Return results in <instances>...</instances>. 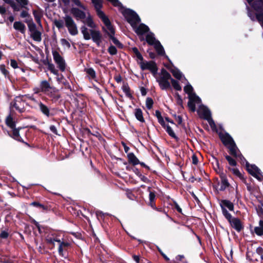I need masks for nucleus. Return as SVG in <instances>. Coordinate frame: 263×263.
<instances>
[{
	"instance_id": "obj_17",
	"label": "nucleus",
	"mask_w": 263,
	"mask_h": 263,
	"mask_svg": "<svg viewBox=\"0 0 263 263\" xmlns=\"http://www.w3.org/2000/svg\"><path fill=\"white\" fill-rule=\"evenodd\" d=\"M70 12L77 20L79 19L83 20L86 18L85 12L78 8H72Z\"/></svg>"
},
{
	"instance_id": "obj_53",
	"label": "nucleus",
	"mask_w": 263,
	"mask_h": 263,
	"mask_svg": "<svg viewBox=\"0 0 263 263\" xmlns=\"http://www.w3.org/2000/svg\"><path fill=\"white\" fill-rule=\"evenodd\" d=\"M226 159L229 162V163L231 166H235L236 162L235 160L229 156H226Z\"/></svg>"
},
{
	"instance_id": "obj_45",
	"label": "nucleus",
	"mask_w": 263,
	"mask_h": 263,
	"mask_svg": "<svg viewBox=\"0 0 263 263\" xmlns=\"http://www.w3.org/2000/svg\"><path fill=\"white\" fill-rule=\"evenodd\" d=\"M48 69L53 74H54V75H56L57 76H59V71L55 68V66L52 63H50L48 65Z\"/></svg>"
},
{
	"instance_id": "obj_20",
	"label": "nucleus",
	"mask_w": 263,
	"mask_h": 263,
	"mask_svg": "<svg viewBox=\"0 0 263 263\" xmlns=\"http://www.w3.org/2000/svg\"><path fill=\"white\" fill-rule=\"evenodd\" d=\"M229 222L231 226L238 232H240L243 229L241 222L237 218H232Z\"/></svg>"
},
{
	"instance_id": "obj_12",
	"label": "nucleus",
	"mask_w": 263,
	"mask_h": 263,
	"mask_svg": "<svg viewBox=\"0 0 263 263\" xmlns=\"http://www.w3.org/2000/svg\"><path fill=\"white\" fill-rule=\"evenodd\" d=\"M58 245V250L59 255L64 257L67 255L68 250L71 248V243L64 239Z\"/></svg>"
},
{
	"instance_id": "obj_9",
	"label": "nucleus",
	"mask_w": 263,
	"mask_h": 263,
	"mask_svg": "<svg viewBox=\"0 0 263 263\" xmlns=\"http://www.w3.org/2000/svg\"><path fill=\"white\" fill-rule=\"evenodd\" d=\"M65 26L67 27L69 33L72 35H76L78 33L77 25L72 17L69 15H66L64 17Z\"/></svg>"
},
{
	"instance_id": "obj_28",
	"label": "nucleus",
	"mask_w": 263,
	"mask_h": 263,
	"mask_svg": "<svg viewBox=\"0 0 263 263\" xmlns=\"http://www.w3.org/2000/svg\"><path fill=\"white\" fill-rule=\"evenodd\" d=\"M251 6L257 12H261L263 11V0L255 1Z\"/></svg>"
},
{
	"instance_id": "obj_62",
	"label": "nucleus",
	"mask_w": 263,
	"mask_h": 263,
	"mask_svg": "<svg viewBox=\"0 0 263 263\" xmlns=\"http://www.w3.org/2000/svg\"><path fill=\"white\" fill-rule=\"evenodd\" d=\"M147 52L149 54V57L151 59H154L156 57V54L155 52H153L151 51V49H148L147 50Z\"/></svg>"
},
{
	"instance_id": "obj_48",
	"label": "nucleus",
	"mask_w": 263,
	"mask_h": 263,
	"mask_svg": "<svg viewBox=\"0 0 263 263\" xmlns=\"http://www.w3.org/2000/svg\"><path fill=\"white\" fill-rule=\"evenodd\" d=\"M222 214L225 217V218L229 221L232 218V216L231 214H230L228 211L224 208V207H222Z\"/></svg>"
},
{
	"instance_id": "obj_16",
	"label": "nucleus",
	"mask_w": 263,
	"mask_h": 263,
	"mask_svg": "<svg viewBox=\"0 0 263 263\" xmlns=\"http://www.w3.org/2000/svg\"><path fill=\"white\" fill-rule=\"evenodd\" d=\"M92 3L94 5V7L97 12V14L100 18L106 16L104 12L101 10V9L103 7L102 2L101 0H92Z\"/></svg>"
},
{
	"instance_id": "obj_35",
	"label": "nucleus",
	"mask_w": 263,
	"mask_h": 263,
	"mask_svg": "<svg viewBox=\"0 0 263 263\" xmlns=\"http://www.w3.org/2000/svg\"><path fill=\"white\" fill-rule=\"evenodd\" d=\"M155 198L156 195L154 192L149 191V203L148 204L153 209H156V204H155Z\"/></svg>"
},
{
	"instance_id": "obj_54",
	"label": "nucleus",
	"mask_w": 263,
	"mask_h": 263,
	"mask_svg": "<svg viewBox=\"0 0 263 263\" xmlns=\"http://www.w3.org/2000/svg\"><path fill=\"white\" fill-rule=\"evenodd\" d=\"M9 236V233L5 230L1 231L0 233V238L2 239H7Z\"/></svg>"
},
{
	"instance_id": "obj_44",
	"label": "nucleus",
	"mask_w": 263,
	"mask_h": 263,
	"mask_svg": "<svg viewBox=\"0 0 263 263\" xmlns=\"http://www.w3.org/2000/svg\"><path fill=\"white\" fill-rule=\"evenodd\" d=\"M109 37L119 48L122 49L123 48V45L114 35H110Z\"/></svg>"
},
{
	"instance_id": "obj_38",
	"label": "nucleus",
	"mask_w": 263,
	"mask_h": 263,
	"mask_svg": "<svg viewBox=\"0 0 263 263\" xmlns=\"http://www.w3.org/2000/svg\"><path fill=\"white\" fill-rule=\"evenodd\" d=\"M5 3L9 4L14 11H18L20 10V7L17 5L13 0H3Z\"/></svg>"
},
{
	"instance_id": "obj_23",
	"label": "nucleus",
	"mask_w": 263,
	"mask_h": 263,
	"mask_svg": "<svg viewBox=\"0 0 263 263\" xmlns=\"http://www.w3.org/2000/svg\"><path fill=\"white\" fill-rule=\"evenodd\" d=\"M149 29L147 26L144 24H140L138 27H137L135 30V32L138 35H143L145 33L148 32Z\"/></svg>"
},
{
	"instance_id": "obj_33",
	"label": "nucleus",
	"mask_w": 263,
	"mask_h": 263,
	"mask_svg": "<svg viewBox=\"0 0 263 263\" xmlns=\"http://www.w3.org/2000/svg\"><path fill=\"white\" fill-rule=\"evenodd\" d=\"M255 233L259 236L263 235V220H260L259 221V226L254 228Z\"/></svg>"
},
{
	"instance_id": "obj_56",
	"label": "nucleus",
	"mask_w": 263,
	"mask_h": 263,
	"mask_svg": "<svg viewBox=\"0 0 263 263\" xmlns=\"http://www.w3.org/2000/svg\"><path fill=\"white\" fill-rule=\"evenodd\" d=\"M61 44L63 46H66L67 48H69L70 47V44L69 42L65 39H62L61 40Z\"/></svg>"
},
{
	"instance_id": "obj_32",
	"label": "nucleus",
	"mask_w": 263,
	"mask_h": 263,
	"mask_svg": "<svg viewBox=\"0 0 263 263\" xmlns=\"http://www.w3.org/2000/svg\"><path fill=\"white\" fill-rule=\"evenodd\" d=\"M24 22L27 24L29 30L31 33L37 30L36 29V26L33 23L32 18H30V20L26 19Z\"/></svg>"
},
{
	"instance_id": "obj_42",
	"label": "nucleus",
	"mask_w": 263,
	"mask_h": 263,
	"mask_svg": "<svg viewBox=\"0 0 263 263\" xmlns=\"http://www.w3.org/2000/svg\"><path fill=\"white\" fill-rule=\"evenodd\" d=\"M84 71L92 79H95L96 78V71L92 68H85Z\"/></svg>"
},
{
	"instance_id": "obj_46",
	"label": "nucleus",
	"mask_w": 263,
	"mask_h": 263,
	"mask_svg": "<svg viewBox=\"0 0 263 263\" xmlns=\"http://www.w3.org/2000/svg\"><path fill=\"white\" fill-rule=\"evenodd\" d=\"M166 131L168 135L172 137V138L177 140L178 138L176 136L175 133H174V130H173L172 128L170 126H167L166 127Z\"/></svg>"
},
{
	"instance_id": "obj_41",
	"label": "nucleus",
	"mask_w": 263,
	"mask_h": 263,
	"mask_svg": "<svg viewBox=\"0 0 263 263\" xmlns=\"http://www.w3.org/2000/svg\"><path fill=\"white\" fill-rule=\"evenodd\" d=\"M84 23H86V25L91 28H95L96 27V25L95 24L92 18L90 15H89L86 19L85 21H83Z\"/></svg>"
},
{
	"instance_id": "obj_30",
	"label": "nucleus",
	"mask_w": 263,
	"mask_h": 263,
	"mask_svg": "<svg viewBox=\"0 0 263 263\" xmlns=\"http://www.w3.org/2000/svg\"><path fill=\"white\" fill-rule=\"evenodd\" d=\"M153 46H154V48L158 55H164L163 47L159 41L157 40Z\"/></svg>"
},
{
	"instance_id": "obj_15",
	"label": "nucleus",
	"mask_w": 263,
	"mask_h": 263,
	"mask_svg": "<svg viewBox=\"0 0 263 263\" xmlns=\"http://www.w3.org/2000/svg\"><path fill=\"white\" fill-rule=\"evenodd\" d=\"M64 238L63 237H61L60 235L57 234H52L51 236H48L46 239V241L47 243L52 246V248L54 247V242H57L58 244L61 242Z\"/></svg>"
},
{
	"instance_id": "obj_7",
	"label": "nucleus",
	"mask_w": 263,
	"mask_h": 263,
	"mask_svg": "<svg viewBox=\"0 0 263 263\" xmlns=\"http://www.w3.org/2000/svg\"><path fill=\"white\" fill-rule=\"evenodd\" d=\"M30 206H34L41 210L42 212L47 213L53 210L54 204L48 202H41L38 201H34L29 204Z\"/></svg>"
},
{
	"instance_id": "obj_47",
	"label": "nucleus",
	"mask_w": 263,
	"mask_h": 263,
	"mask_svg": "<svg viewBox=\"0 0 263 263\" xmlns=\"http://www.w3.org/2000/svg\"><path fill=\"white\" fill-rule=\"evenodd\" d=\"M154 104L153 100L149 97L146 98V106L148 109L152 108Z\"/></svg>"
},
{
	"instance_id": "obj_4",
	"label": "nucleus",
	"mask_w": 263,
	"mask_h": 263,
	"mask_svg": "<svg viewBox=\"0 0 263 263\" xmlns=\"http://www.w3.org/2000/svg\"><path fill=\"white\" fill-rule=\"evenodd\" d=\"M193 88L190 84H187L184 87V91L189 95V101L187 106L192 111L194 112L196 110V104H199L201 103V100L195 93L193 92Z\"/></svg>"
},
{
	"instance_id": "obj_55",
	"label": "nucleus",
	"mask_w": 263,
	"mask_h": 263,
	"mask_svg": "<svg viewBox=\"0 0 263 263\" xmlns=\"http://www.w3.org/2000/svg\"><path fill=\"white\" fill-rule=\"evenodd\" d=\"M73 2L78 7H80L81 8L83 9V10H86V7L83 5L79 0H72Z\"/></svg>"
},
{
	"instance_id": "obj_22",
	"label": "nucleus",
	"mask_w": 263,
	"mask_h": 263,
	"mask_svg": "<svg viewBox=\"0 0 263 263\" xmlns=\"http://www.w3.org/2000/svg\"><path fill=\"white\" fill-rule=\"evenodd\" d=\"M40 86L41 87V90L42 91V92L45 95L47 93V92H48L53 87L51 86L49 82L47 80L42 81L40 83Z\"/></svg>"
},
{
	"instance_id": "obj_13",
	"label": "nucleus",
	"mask_w": 263,
	"mask_h": 263,
	"mask_svg": "<svg viewBox=\"0 0 263 263\" xmlns=\"http://www.w3.org/2000/svg\"><path fill=\"white\" fill-rule=\"evenodd\" d=\"M50 99L53 103L57 102L61 98V94L60 91L55 87H53L46 94Z\"/></svg>"
},
{
	"instance_id": "obj_36",
	"label": "nucleus",
	"mask_w": 263,
	"mask_h": 263,
	"mask_svg": "<svg viewBox=\"0 0 263 263\" xmlns=\"http://www.w3.org/2000/svg\"><path fill=\"white\" fill-rule=\"evenodd\" d=\"M146 42L149 45H153L157 41L154 36V34L151 32L146 35Z\"/></svg>"
},
{
	"instance_id": "obj_58",
	"label": "nucleus",
	"mask_w": 263,
	"mask_h": 263,
	"mask_svg": "<svg viewBox=\"0 0 263 263\" xmlns=\"http://www.w3.org/2000/svg\"><path fill=\"white\" fill-rule=\"evenodd\" d=\"M176 258L177 260L182 261L183 263H187L186 260H184L185 257L183 255H178Z\"/></svg>"
},
{
	"instance_id": "obj_18",
	"label": "nucleus",
	"mask_w": 263,
	"mask_h": 263,
	"mask_svg": "<svg viewBox=\"0 0 263 263\" xmlns=\"http://www.w3.org/2000/svg\"><path fill=\"white\" fill-rule=\"evenodd\" d=\"M169 79L171 80V83L174 88L177 90H180L181 89V86L179 85L178 82L171 78V75L165 71V88L170 85V82L168 81Z\"/></svg>"
},
{
	"instance_id": "obj_49",
	"label": "nucleus",
	"mask_w": 263,
	"mask_h": 263,
	"mask_svg": "<svg viewBox=\"0 0 263 263\" xmlns=\"http://www.w3.org/2000/svg\"><path fill=\"white\" fill-rule=\"evenodd\" d=\"M108 52L111 55H114L117 53V49L115 46L110 45L108 48Z\"/></svg>"
},
{
	"instance_id": "obj_2",
	"label": "nucleus",
	"mask_w": 263,
	"mask_h": 263,
	"mask_svg": "<svg viewBox=\"0 0 263 263\" xmlns=\"http://www.w3.org/2000/svg\"><path fill=\"white\" fill-rule=\"evenodd\" d=\"M220 138L224 145L227 146L230 150V154L236 158H239L241 160L246 161L245 158L240 154L237 147L235 143L232 138L227 133L220 134Z\"/></svg>"
},
{
	"instance_id": "obj_31",
	"label": "nucleus",
	"mask_w": 263,
	"mask_h": 263,
	"mask_svg": "<svg viewBox=\"0 0 263 263\" xmlns=\"http://www.w3.org/2000/svg\"><path fill=\"white\" fill-rule=\"evenodd\" d=\"M122 89L123 92L125 93L127 97L132 99L133 98L132 94L130 92V88L127 83L123 82L122 86Z\"/></svg>"
},
{
	"instance_id": "obj_63",
	"label": "nucleus",
	"mask_w": 263,
	"mask_h": 263,
	"mask_svg": "<svg viewBox=\"0 0 263 263\" xmlns=\"http://www.w3.org/2000/svg\"><path fill=\"white\" fill-rule=\"evenodd\" d=\"M49 128L51 132L55 135H58V130L54 125H50Z\"/></svg>"
},
{
	"instance_id": "obj_60",
	"label": "nucleus",
	"mask_w": 263,
	"mask_h": 263,
	"mask_svg": "<svg viewBox=\"0 0 263 263\" xmlns=\"http://www.w3.org/2000/svg\"><path fill=\"white\" fill-rule=\"evenodd\" d=\"M10 65L12 67L15 69L18 67L17 62L15 60H10Z\"/></svg>"
},
{
	"instance_id": "obj_43",
	"label": "nucleus",
	"mask_w": 263,
	"mask_h": 263,
	"mask_svg": "<svg viewBox=\"0 0 263 263\" xmlns=\"http://www.w3.org/2000/svg\"><path fill=\"white\" fill-rule=\"evenodd\" d=\"M132 50L133 52V53L135 54V56L138 59H139L141 62H142L144 59L143 58L141 54V53L138 50V48L136 47H133L132 48Z\"/></svg>"
},
{
	"instance_id": "obj_37",
	"label": "nucleus",
	"mask_w": 263,
	"mask_h": 263,
	"mask_svg": "<svg viewBox=\"0 0 263 263\" xmlns=\"http://www.w3.org/2000/svg\"><path fill=\"white\" fill-rule=\"evenodd\" d=\"M32 12L36 23L39 25H41V18L43 16L42 12L36 10H33Z\"/></svg>"
},
{
	"instance_id": "obj_29",
	"label": "nucleus",
	"mask_w": 263,
	"mask_h": 263,
	"mask_svg": "<svg viewBox=\"0 0 263 263\" xmlns=\"http://www.w3.org/2000/svg\"><path fill=\"white\" fill-rule=\"evenodd\" d=\"M134 115L136 118L140 122L144 123L145 119L143 117V112L141 108H136L134 110Z\"/></svg>"
},
{
	"instance_id": "obj_25",
	"label": "nucleus",
	"mask_w": 263,
	"mask_h": 263,
	"mask_svg": "<svg viewBox=\"0 0 263 263\" xmlns=\"http://www.w3.org/2000/svg\"><path fill=\"white\" fill-rule=\"evenodd\" d=\"M13 28L14 29L20 31L22 34H24L26 32V26L21 21L15 22L13 24Z\"/></svg>"
},
{
	"instance_id": "obj_27",
	"label": "nucleus",
	"mask_w": 263,
	"mask_h": 263,
	"mask_svg": "<svg viewBox=\"0 0 263 263\" xmlns=\"http://www.w3.org/2000/svg\"><path fill=\"white\" fill-rule=\"evenodd\" d=\"M127 157L129 163L132 164L134 166L139 164L140 163L139 160L133 153H129L127 154Z\"/></svg>"
},
{
	"instance_id": "obj_19",
	"label": "nucleus",
	"mask_w": 263,
	"mask_h": 263,
	"mask_svg": "<svg viewBox=\"0 0 263 263\" xmlns=\"http://www.w3.org/2000/svg\"><path fill=\"white\" fill-rule=\"evenodd\" d=\"M40 111L46 117H50L53 116V114L50 112L49 108L41 101L38 103Z\"/></svg>"
},
{
	"instance_id": "obj_8",
	"label": "nucleus",
	"mask_w": 263,
	"mask_h": 263,
	"mask_svg": "<svg viewBox=\"0 0 263 263\" xmlns=\"http://www.w3.org/2000/svg\"><path fill=\"white\" fill-rule=\"evenodd\" d=\"M53 60L57 65V67L62 71H65L66 64L63 57H62L58 51L53 50L52 51Z\"/></svg>"
},
{
	"instance_id": "obj_21",
	"label": "nucleus",
	"mask_w": 263,
	"mask_h": 263,
	"mask_svg": "<svg viewBox=\"0 0 263 263\" xmlns=\"http://www.w3.org/2000/svg\"><path fill=\"white\" fill-rule=\"evenodd\" d=\"M166 203L168 204V205H167L168 208H171L173 209H176L179 213H182L181 208L173 200L170 199L169 197H167V198L165 197V203Z\"/></svg>"
},
{
	"instance_id": "obj_11",
	"label": "nucleus",
	"mask_w": 263,
	"mask_h": 263,
	"mask_svg": "<svg viewBox=\"0 0 263 263\" xmlns=\"http://www.w3.org/2000/svg\"><path fill=\"white\" fill-rule=\"evenodd\" d=\"M100 19L103 22L107 29L109 30V31H108L104 27H103L102 30L103 31L105 32L109 37H110V35H115V29L113 26L111 25V23L108 17L106 15L101 18Z\"/></svg>"
},
{
	"instance_id": "obj_14",
	"label": "nucleus",
	"mask_w": 263,
	"mask_h": 263,
	"mask_svg": "<svg viewBox=\"0 0 263 263\" xmlns=\"http://www.w3.org/2000/svg\"><path fill=\"white\" fill-rule=\"evenodd\" d=\"M246 167L248 172L257 179H260L261 172L255 165H250L246 161Z\"/></svg>"
},
{
	"instance_id": "obj_1",
	"label": "nucleus",
	"mask_w": 263,
	"mask_h": 263,
	"mask_svg": "<svg viewBox=\"0 0 263 263\" xmlns=\"http://www.w3.org/2000/svg\"><path fill=\"white\" fill-rule=\"evenodd\" d=\"M142 70H149L153 76L156 78L162 90H164V67L161 69L160 73H158V67L154 61L148 62H140L139 63Z\"/></svg>"
},
{
	"instance_id": "obj_50",
	"label": "nucleus",
	"mask_w": 263,
	"mask_h": 263,
	"mask_svg": "<svg viewBox=\"0 0 263 263\" xmlns=\"http://www.w3.org/2000/svg\"><path fill=\"white\" fill-rule=\"evenodd\" d=\"M54 24L59 29H62L64 27V22L62 20H55L54 21Z\"/></svg>"
},
{
	"instance_id": "obj_51",
	"label": "nucleus",
	"mask_w": 263,
	"mask_h": 263,
	"mask_svg": "<svg viewBox=\"0 0 263 263\" xmlns=\"http://www.w3.org/2000/svg\"><path fill=\"white\" fill-rule=\"evenodd\" d=\"M229 185V183L228 181V180L224 178H223L222 179V181H221V186H220V188H221V190H224L227 187H228Z\"/></svg>"
},
{
	"instance_id": "obj_24",
	"label": "nucleus",
	"mask_w": 263,
	"mask_h": 263,
	"mask_svg": "<svg viewBox=\"0 0 263 263\" xmlns=\"http://www.w3.org/2000/svg\"><path fill=\"white\" fill-rule=\"evenodd\" d=\"M165 68H167L172 73L173 75L177 79H181L182 77L181 73L177 69L175 68L172 65H166Z\"/></svg>"
},
{
	"instance_id": "obj_64",
	"label": "nucleus",
	"mask_w": 263,
	"mask_h": 263,
	"mask_svg": "<svg viewBox=\"0 0 263 263\" xmlns=\"http://www.w3.org/2000/svg\"><path fill=\"white\" fill-rule=\"evenodd\" d=\"M96 215L97 218L99 219L100 218H103L104 216V214L101 211H97L96 212Z\"/></svg>"
},
{
	"instance_id": "obj_57",
	"label": "nucleus",
	"mask_w": 263,
	"mask_h": 263,
	"mask_svg": "<svg viewBox=\"0 0 263 263\" xmlns=\"http://www.w3.org/2000/svg\"><path fill=\"white\" fill-rule=\"evenodd\" d=\"M229 170L233 172V173L238 177L241 176V173L239 170L236 168H229Z\"/></svg>"
},
{
	"instance_id": "obj_3",
	"label": "nucleus",
	"mask_w": 263,
	"mask_h": 263,
	"mask_svg": "<svg viewBox=\"0 0 263 263\" xmlns=\"http://www.w3.org/2000/svg\"><path fill=\"white\" fill-rule=\"evenodd\" d=\"M81 30L85 40H89L91 38L98 47L100 46L102 41V35L99 30L90 29L89 32L88 29L85 26L81 27Z\"/></svg>"
},
{
	"instance_id": "obj_39",
	"label": "nucleus",
	"mask_w": 263,
	"mask_h": 263,
	"mask_svg": "<svg viewBox=\"0 0 263 263\" xmlns=\"http://www.w3.org/2000/svg\"><path fill=\"white\" fill-rule=\"evenodd\" d=\"M41 32L38 30L31 33V37L36 42H41L42 40Z\"/></svg>"
},
{
	"instance_id": "obj_6",
	"label": "nucleus",
	"mask_w": 263,
	"mask_h": 263,
	"mask_svg": "<svg viewBox=\"0 0 263 263\" xmlns=\"http://www.w3.org/2000/svg\"><path fill=\"white\" fill-rule=\"evenodd\" d=\"M199 116L208 121L211 127L215 126L214 121L211 118V114L210 110L205 106L200 105L197 110Z\"/></svg>"
},
{
	"instance_id": "obj_5",
	"label": "nucleus",
	"mask_w": 263,
	"mask_h": 263,
	"mask_svg": "<svg viewBox=\"0 0 263 263\" xmlns=\"http://www.w3.org/2000/svg\"><path fill=\"white\" fill-rule=\"evenodd\" d=\"M122 13L127 22L133 28L141 21V19L137 13L132 9L126 8L122 12Z\"/></svg>"
},
{
	"instance_id": "obj_26",
	"label": "nucleus",
	"mask_w": 263,
	"mask_h": 263,
	"mask_svg": "<svg viewBox=\"0 0 263 263\" xmlns=\"http://www.w3.org/2000/svg\"><path fill=\"white\" fill-rule=\"evenodd\" d=\"M6 125L10 129L16 127V122L14 120L11 113L6 117L5 120Z\"/></svg>"
},
{
	"instance_id": "obj_34",
	"label": "nucleus",
	"mask_w": 263,
	"mask_h": 263,
	"mask_svg": "<svg viewBox=\"0 0 263 263\" xmlns=\"http://www.w3.org/2000/svg\"><path fill=\"white\" fill-rule=\"evenodd\" d=\"M220 206L221 209L222 207L227 208L230 211L234 210V205L232 202L227 200H223L220 203Z\"/></svg>"
},
{
	"instance_id": "obj_59",
	"label": "nucleus",
	"mask_w": 263,
	"mask_h": 263,
	"mask_svg": "<svg viewBox=\"0 0 263 263\" xmlns=\"http://www.w3.org/2000/svg\"><path fill=\"white\" fill-rule=\"evenodd\" d=\"M16 1L20 3L21 7H25V6L28 4V0H16Z\"/></svg>"
},
{
	"instance_id": "obj_40",
	"label": "nucleus",
	"mask_w": 263,
	"mask_h": 263,
	"mask_svg": "<svg viewBox=\"0 0 263 263\" xmlns=\"http://www.w3.org/2000/svg\"><path fill=\"white\" fill-rule=\"evenodd\" d=\"M155 116L157 117L158 122L163 128H164V120L161 115V112L159 110H156L155 111Z\"/></svg>"
},
{
	"instance_id": "obj_10",
	"label": "nucleus",
	"mask_w": 263,
	"mask_h": 263,
	"mask_svg": "<svg viewBox=\"0 0 263 263\" xmlns=\"http://www.w3.org/2000/svg\"><path fill=\"white\" fill-rule=\"evenodd\" d=\"M21 129H22V127H19L16 128L15 127L14 128H11V130H10V131L8 130H5L4 129L3 130H4V133H7V134L11 138H13V139H14L18 142L25 143V144L29 145V144L27 142H25L23 141V139L22 138V137H21V136L20 135V130Z\"/></svg>"
},
{
	"instance_id": "obj_52",
	"label": "nucleus",
	"mask_w": 263,
	"mask_h": 263,
	"mask_svg": "<svg viewBox=\"0 0 263 263\" xmlns=\"http://www.w3.org/2000/svg\"><path fill=\"white\" fill-rule=\"evenodd\" d=\"M0 70L5 77L9 74V72L6 69L5 65L4 64L0 65Z\"/></svg>"
},
{
	"instance_id": "obj_61",
	"label": "nucleus",
	"mask_w": 263,
	"mask_h": 263,
	"mask_svg": "<svg viewBox=\"0 0 263 263\" xmlns=\"http://www.w3.org/2000/svg\"><path fill=\"white\" fill-rule=\"evenodd\" d=\"M20 16L22 18H25V17H30V15L27 11L23 10L21 13Z\"/></svg>"
}]
</instances>
